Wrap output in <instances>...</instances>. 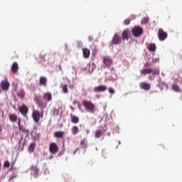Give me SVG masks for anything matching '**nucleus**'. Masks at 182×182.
<instances>
[{"mask_svg":"<svg viewBox=\"0 0 182 182\" xmlns=\"http://www.w3.org/2000/svg\"><path fill=\"white\" fill-rule=\"evenodd\" d=\"M159 58H152V60H153V62H159Z\"/></svg>","mask_w":182,"mask_h":182,"instance_id":"nucleus-41","label":"nucleus"},{"mask_svg":"<svg viewBox=\"0 0 182 182\" xmlns=\"http://www.w3.org/2000/svg\"><path fill=\"white\" fill-rule=\"evenodd\" d=\"M17 96L21 97V99H23V97H25V91H23V90H20L17 93Z\"/></svg>","mask_w":182,"mask_h":182,"instance_id":"nucleus-28","label":"nucleus"},{"mask_svg":"<svg viewBox=\"0 0 182 182\" xmlns=\"http://www.w3.org/2000/svg\"><path fill=\"white\" fill-rule=\"evenodd\" d=\"M82 106L85 107L87 112H89V113H95V106L92 102L84 100L82 102Z\"/></svg>","mask_w":182,"mask_h":182,"instance_id":"nucleus-3","label":"nucleus"},{"mask_svg":"<svg viewBox=\"0 0 182 182\" xmlns=\"http://www.w3.org/2000/svg\"><path fill=\"white\" fill-rule=\"evenodd\" d=\"M124 25H130V19H126V20L124 21Z\"/></svg>","mask_w":182,"mask_h":182,"instance_id":"nucleus-38","label":"nucleus"},{"mask_svg":"<svg viewBox=\"0 0 182 182\" xmlns=\"http://www.w3.org/2000/svg\"><path fill=\"white\" fill-rule=\"evenodd\" d=\"M16 172H13L12 175L9 177V181L11 182L14 181V178H16Z\"/></svg>","mask_w":182,"mask_h":182,"instance_id":"nucleus-31","label":"nucleus"},{"mask_svg":"<svg viewBox=\"0 0 182 182\" xmlns=\"http://www.w3.org/2000/svg\"><path fill=\"white\" fill-rule=\"evenodd\" d=\"M18 126L20 132H23V133H25L26 136H28L29 134V131L25 129V128H22V127H21V122H19L18 121Z\"/></svg>","mask_w":182,"mask_h":182,"instance_id":"nucleus-25","label":"nucleus"},{"mask_svg":"<svg viewBox=\"0 0 182 182\" xmlns=\"http://www.w3.org/2000/svg\"><path fill=\"white\" fill-rule=\"evenodd\" d=\"M107 90V86L103 85H98L94 88V92H95V93L103 92H106Z\"/></svg>","mask_w":182,"mask_h":182,"instance_id":"nucleus-11","label":"nucleus"},{"mask_svg":"<svg viewBox=\"0 0 182 182\" xmlns=\"http://www.w3.org/2000/svg\"><path fill=\"white\" fill-rule=\"evenodd\" d=\"M149 80H153V79L151 78V77H149Z\"/></svg>","mask_w":182,"mask_h":182,"instance_id":"nucleus-48","label":"nucleus"},{"mask_svg":"<svg viewBox=\"0 0 182 182\" xmlns=\"http://www.w3.org/2000/svg\"><path fill=\"white\" fill-rule=\"evenodd\" d=\"M102 62L107 68L112 65V59L107 56L103 57Z\"/></svg>","mask_w":182,"mask_h":182,"instance_id":"nucleus-13","label":"nucleus"},{"mask_svg":"<svg viewBox=\"0 0 182 182\" xmlns=\"http://www.w3.org/2000/svg\"><path fill=\"white\" fill-rule=\"evenodd\" d=\"M77 151H79V148H77V149L74 151L73 154H76V152H77Z\"/></svg>","mask_w":182,"mask_h":182,"instance_id":"nucleus-43","label":"nucleus"},{"mask_svg":"<svg viewBox=\"0 0 182 182\" xmlns=\"http://www.w3.org/2000/svg\"><path fill=\"white\" fill-rule=\"evenodd\" d=\"M9 166H11V163H9V161H6L4 163V167H6L8 168H9Z\"/></svg>","mask_w":182,"mask_h":182,"instance_id":"nucleus-35","label":"nucleus"},{"mask_svg":"<svg viewBox=\"0 0 182 182\" xmlns=\"http://www.w3.org/2000/svg\"><path fill=\"white\" fill-rule=\"evenodd\" d=\"M149 17H145V18H144L142 19L141 23L142 25H146V23H149Z\"/></svg>","mask_w":182,"mask_h":182,"instance_id":"nucleus-32","label":"nucleus"},{"mask_svg":"<svg viewBox=\"0 0 182 182\" xmlns=\"http://www.w3.org/2000/svg\"><path fill=\"white\" fill-rule=\"evenodd\" d=\"M103 131L100 130V129H97L95 131V138L96 139H100V137L103 136Z\"/></svg>","mask_w":182,"mask_h":182,"instance_id":"nucleus-23","label":"nucleus"},{"mask_svg":"<svg viewBox=\"0 0 182 182\" xmlns=\"http://www.w3.org/2000/svg\"><path fill=\"white\" fill-rule=\"evenodd\" d=\"M39 82V86H43L44 87H46L48 85V78H46V77H41Z\"/></svg>","mask_w":182,"mask_h":182,"instance_id":"nucleus-14","label":"nucleus"},{"mask_svg":"<svg viewBox=\"0 0 182 182\" xmlns=\"http://www.w3.org/2000/svg\"><path fill=\"white\" fill-rule=\"evenodd\" d=\"M150 66V63L147 62L144 65V68H146Z\"/></svg>","mask_w":182,"mask_h":182,"instance_id":"nucleus-40","label":"nucleus"},{"mask_svg":"<svg viewBox=\"0 0 182 182\" xmlns=\"http://www.w3.org/2000/svg\"><path fill=\"white\" fill-rule=\"evenodd\" d=\"M122 36L123 41H129V30H124Z\"/></svg>","mask_w":182,"mask_h":182,"instance_id":"nucleus-18","label":"nucleus"},{"mask_svg":"<svg viewBox=\"0 0 182 182\" xmlns=\"http://www.w3.org/2000/svg\"><path fill=\"white\" fill-rule=\"evenodd\" d=\"M148 49L149 52H156V50L157 49V47H156V44L151 43L148 46Z\"/></svg>","mask_w":182,"mask_h":182,"instance_id":"nucleus-24","label":"nucleus"},{"mask_svg":"<svg viewBox=\"0 0 182 182\" xmlns=\"http://www.w3.org/2000/svg\"><path fill=\"white\" fill-rule=\"evenodd\" d=\"M172 90H173V92H176V93H181L182 92V90L180 87L177 85V84L172 85Z\"/></svg>","mask_w":182,"mask_h":182,"instance_id":"nucleus-21","label":"nucleus"},{"mask_svg":"<svg viewBox=\"0 0 182 182\" xmlns=\"http://www.w3.org/2000/svg\"><path fill=\"white\" fill-rule=\"evenodd\" d=\"M32 117L35 123H39L41 119H43V111L39 112V110H33L32 113Z\"/></svg>","mask_w":182,"mask_h":182,"instance_id":"nucleus-4","label":"nucleus"},{"mask_svg":"<svg viewBox=\"0 0 182 182\" xmlns=\"http://www.w3.org/2000/svg\"><path fill=\"white\" fill-rule=\"evenodd\" d=\"M12 171V167L10 168V171Z\"/></svg>","mask_w":182,"mask_h":182,"instance_id":"nucleus-50","label":"nucleus"},{"mask_svg":"<svg viewBox=\"0 0 182 182\" xmlns=\"http://www.w3.org/2000/svg\"><path fill=\"white\" fill-rule=\"evenodd\" d=\"M2 131V127H0V132Z\"/></svg>","mask_w":182,"mask_h":182,"instance_id":"nucleus-46","label":"nucleus"},{"mask_svg":"<svg viewBox=\"0 0 182 182\" xmlns=\"http://www.w3.org/2000/svg\"><path fill=\"white\" fill-rule=\"evenodd\" d=\"M9 117L10 121L12 122V123H16V122H18V116H16V114H10L9 115Z\"/></svg>","mask_w":182,"mask_h":182,"instance_id":"nucleus-19","label":"nucleus"},{"mask_svg":"<svg viewBox=\"0 0 182 182\" xmlns=\"http://www.w3.org/2000/svg\"><path fill=\"white\" fill-rule=\"evenodd\" d=\"M121 43H122V37H120L119 34L115 33L111 41V46H113L114 45H120Z\"/></svg>","mask_w":182,"mask_h":182,"instance_id":"nucleus-5","label":"nucleus"},{"mask_svg":"<svg viewBox=\"0 0 182 182\" xmlns=\"http://www.w3.org/2000/svg\"><path fill=\"white\" fill-rule=\"evenodd\" d=\"M111 70H114V68H111Z\"/></svg>","mask_w":182,"mask_h":182,"instance_id":"nucleus-47","label":"nucleus"},{"mask_svg":"<svg viewBox=\"0 0 182 182\" xmlns=\"http://www.w3.org/2000/svg\"><path fill=\"white\" fill-rule=\"evenodd\" d=\"M45 58H46V54L43 53L40 55L41 62H45Z\"/></svg>","mask_w":182,"mask_h":182,"instance_id":"nucleus-33","label":"nucleus"},{"mask_svg":"<svg viewBox=\"0 0 182 182\" xmlns=\"http://www.w3.org/2000/svg\"><path fill=\"white\" fill-rule=\"evenodd\" d=\"M63 136H65V132L62 131H58L54 133V137H56V139H63Z\"/></svg>","mask_w":182,"mask_h":182,"instance_id":"nucleus-17","label":"nucleus"},{"mask_svg":"<svg viewBox=\"0 0 182 182\" xmlns=\"http://www.w3.org/2000/svg\"><path fill=\"white\" fill-rule=\"evenodd\" d=\"M43 100H46V102H51L52 100V93L46 92L43 95Z\"/></svg>","mask_w":182,"mask_h":182,"instance_id":"nucleus-15","label":"nucleus"},{"mask_svg":"<svg viewBox=\"0 0 182 182\" xmlns=\"http://www.w3.org/2000/svg\"><path fill=\"white\" fill-rule=\"evenodd\" d=\"M70 87H72V89H73V85L70 86Z\"/></svg>","mask_w":182,"mask_h":182,"instance_id":"nucleus-49","label":"nucleus"},{"mask_svg":"<svg viewBox=\"0 0 182 182\" xmlns=\"http://www.w3.org/2000/svg\"><path fill=\"white\" fill-rule=\"evenodd\" d=\"M49 151L51 154H56L59 151V146L55 142H52L49 146Z\"/></svg>","mask_w":182,"mask_h":182,"instance_id":"nucleus-6","label":"nucleus"},{"mask_svg":"<svg viewBox=\"0 0 182 182\" xmlns=\"http://www.w3.org/2000/svg\"><path fill=\"white\" fill-rule=\"evenodd\" d=\"M80 144L81 147H82L83 149H86L87 146V140H86V139H82L80 142Z\"/></svg>","mask_w":182,"mask_h":182,"instance_id":"nucleus-27","label":"nucleus"},{"mask_svg":"<svg viewBox=\"0 0 182 182\" xmlns=\"http://www.w3.org/2000/svg\"><path fill=\"white\" fill-rule=\"evenodd\" d=\"M34 102L36 103L41 112H43V109H46V106H48V102L43 101L42 98L39 95H35Z\"/></svg>","mask_w":182,"mask_h":182,"instance_id":"nucleus-1","label":"nucleus"},{"mask_svg":"<svg viewBox=\"0 0 182 182\" xmlns=\"http://www.w3.org/2000/svg\"><path fill=\"white\" fill-rule=\"evenodd\" d=\"M88 39H89L90 42H92V41H93V37L90 36V37H88Z\"/></svg>","mask_w":182,"mask_h":182,"instance_id":"nucleus-42","label":"nucleus"},{"mask_svg":"<svg viewBox=\"0 0 182 182\" xmlns=\"http://www.w3.org/2000/svg\"><path fill=\"white\" fill-rule=\"evenodd\" d=\"M71 132L74 136H76L79 133V127L77 126H74L71 129Z\"/></svg>","mask_w":182,"mask_h":182,"instance_id":"nucleus-26","label":"nucleus"},{"mask_svg":"<svg viewBox=\"0 0 182 182\" xmlns=\"http://www.w3.org/2000/svg\"><path fill=\"white\" fill-rule=\"evenodd\" d=\"M97 48L95 47L94 49L92 50L93 55H96L97 53Z\"/></svg>","mask_w":182,"mask_h":182,"instance_id":"nucleus-39","label":"nucleus"},{"mask_svg":"<svg viewBox=\"0 0 182 182\" xmlns=\"http://www.w3.org/2000/svg\"><path fill=\"white\" fill-rule=\"evenodd\" d=\"M140 87H141V89H144V90H150V88L151 87L150 84H149L147 82H141Z\"/></svg>","mask_w":182,"mask_h":182,"instance_id":"nucleus-16","label":"nucleus"},{"mask_svg":"<svg viewBox=\"0 0 182 182\" xmlns=\"http://www.w3.org/2000/svg\"><path fill=\"white\" fill-rule=\"evenodd\" d=\"M143 33V28L141 27L136 26L132 29V34L136 38L141 36Z\"/></svg>","mask_w":182,"mask_h":182,"instance_id":"nucleus-8","label":"nucleus"},{"mask_svg":"<svg viewBox=\"0 0 182 182\" xmlns=\"http://www.w3.org/2000/svg\"><path fill=\"white\" fill-rule=\"evenodd\" d=\"M18 122H21V118L17 119Z\"/></svg>","mask_w":182,"mask_h":182,"instance_id":"nucleus-45","label":"nucleus"},{"mask_svg":"<svg viewBox=\"0 0 182 182\" xmlns=\"http://www.w3.org/2000/svg\"><path fill=\"white\" fill-rule=\"evenodd\" d=\"M168 34L163 28H159L158 31V38L159 41H163L167 39Z\"/></svg>","mask_w":182,"mask_h":182,"instance_id":"nucleus-7","label":"nucleus"},{"mask_svg":"<svg viewBox=\"0 0 182 182\" xmlns=\"http://www.w3.org/2000/svg\"><path fill=\"white\" fill-rule=\"evenodd\" d=\"M18 110L24 117H27L29 109L26 107L25 104H23L22 107H19Z\"/></svg>","mask_w":182,"mask_h":182,"instance_id":"nucleus-9","label":"nucleus"},{"mask_svg":"<svg viewBox=\"0 0 182 182\" xmlns=\"http://www.w3.org/2000/svg\"><path fill=\"white\" fill-rule=\"evenodd\" d=\"M82 52H83V56L84 58H85V59H87L89 56H90V50L87 48H84L82 49Z\"/></svg>","mask_w":182,"mask_h":182,"instance_id":"nucleus-22","label":"nucleus"},{"mask_svg":"<svg viewBox=\"0 0 182 182\" xmlns=\"http://www.w3.org/2000/svg\"><path fill=\"white\" fill-rule=\"evenodd\" d=\"M35 150V143H31L28 147V151L32 153Z\"/></svg>","mask_w":182,"mask_h":182,"instance_id":"nucleus-30","label":"nucleus"},{"mask_svg":"<svg viewBox=\"0 0 182 182\" xmlns=\"http://www.w3.org/2000/svg\"><path fill=\"white\" fill-rule=\"evenodd\" d=\"M63 93H68V85H64L63 86Z\"/></svg>","mask_w":182,"mask_h":182,"instance_id":"nucleus-34","label":"nucleus"},{"mask_svg":"<svg viewBox=\"0 0 182 182\" xmlns=\"http://www.w3.org/2000/svg\"><path fill=\"white\" fill-rule=\"evenodd\" d=\"M70 119H71V122L74 124H77V123H79V117H76L73 115V114H70Z\"/></svg>","mask_w":182,"mask_h":182,"instance_id":"nucleus-20","label":"nucleus"},{"mask_svg":"<svg viewBox=\"0 0 182 182\" xmlns=\"http://www.w3.org/2000/svg\"><path fill=\"white\" fill-rule=\"evenodd\" d=\"M0 86L2 89V90H4L5 92H7V90H9V87L11 86V84L8 80H5L1 81L0 83Z\"/></svg>","mask_w":182,"mask_h":182,"instance_id":"nucleus-10","label":"nucleus"},{"mask_svg":"<svg viewBox=\"0 0 182 182\" xmlns=\"http://www.w3.org/2000/svg\"><path fill=\"white\" fill-rule=\"evenodd\" d=\"M108 92H109V93H110L111 95H114V90H113V88H109V89H108Z\"/></svg>","mask_w":182,"mask_h":182,"instance_id":"nucleus-37","label":"nucleus"},{"mask_svg":"<svg viewBox=\"0 0 182 182\" xmlns=\"http://www.w3.org/2000/svg\"><path fill=\"white\" fill-rule=\"evenodd\" d=\"M31 171L36 175L38 174V173H39V169L36 166H31Z\"/></svg>","mask_w":182,"mask_h":182,"instance_id":"nucleus-29","label":"nucleus"},{"mask_svg":"<svg viewBox=\"0 0 182 182\" xmlns=\"http://www.w3.org/2000/svg\"><path fill=\"white\" fill-rule=\"evenodd\" d=\"M11 70L12 73H14V75H16V73H18V70H19V65H18V63L14 62L12 64Z\"/></svg>","mask_w":182,"mask_h":182,"instance_id":"nucleus-12","label":"nucleus"},{"mask_svg":"<svg viewBox=\"0 0 182 182\" xmlns=\"http://www.w3.org/2000/svg\"><path fill=\"white\" fill-rule=\"evenodd\" d=\"M141 75H143V76H146V75H153V76H156L157 75H160V70L156 68H143L140 70Z\"/></svg>","mask_w":182,"mask_h":182,"instance_id":"nucleus-2","label":"nucleus"},{"mask_svg":"<svg viewBox=\"0 0 182 182\" xmlns=\"http://www.w3.org/2000/svg\"><path fill=\"white\" fill-rule=\"evenodd\" d=\"M53 157H54L53 155H51V156H50L48 157V159H49V160H52V159H53Z\"/></svg>","mask_w":182,"mask_h":182,"instance_id":"nucleus-44","label":"nucleus"},{"mask_svg":"<svg viewBox=\"0 0 182 182\" xmlns=\"http://www.w3.org/2000/svg\"><path fill=\"white\" fill-rule=\"evenodd\" d=\"M4 111L0 109V120H1V119H4Z\"/></svg>","mask_w":182,"mask_h":182,"instance_id":"nucleus-36","label":"nucleus"}]
</instances>
